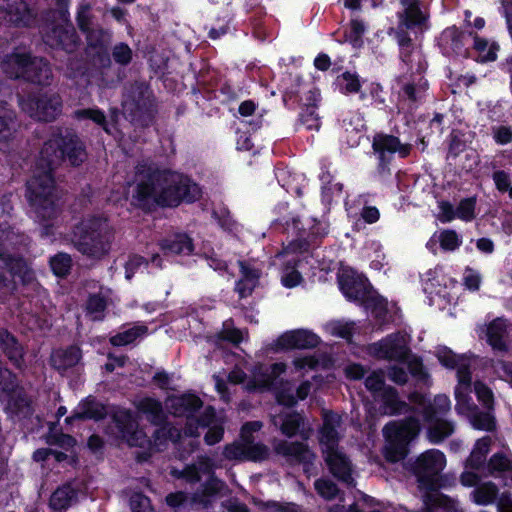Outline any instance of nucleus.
I'll return each mask as SVG.
<instances>
[{
  "mask_svg": "<svg viewBox=\"0 0 512 512\" xmlns=\"http://www.w3.org/2000/svg\"><path fill=\"white\" fill-rule=\"evenodd\" d=\"M475 137L473 130H451L447 159H456L467 148V144Z\"/></svg>",
  "mask_w": 512,
  "mask_h": 512,
  "instance_id": "nucleus-33",
  "label": "nucleus"
},
{
  "mask_svg": "<svg viewBox=\"0 0 512 512\" xmlns=\"http://www.w3.org/2000/svg\"><path fill=\"white\" fill-rule=\"evenodd\" d=\"M223 486L224 482L212 473L203 483V494L208 497L216 496L222 491Z\"/></svg>",
  "mask_w": 512,
  "mask_h": 512,
  "instance_id": "nucleus-62",
  "label": "nucleus"
},
{
  "mask_svg": "<svg viewBox=\"0 0 512 512\" xmlns=\"http://www.w3.org/2000/svg\"><path fill=\"white\" fill-rule=\"evenodd\" d=\"M274 227L276 229L281 227L283 233L292 237L284 248L285 252L299 255L307 254L317 249L329 233L328 224L322 223L315 218L309 229L303 226L299 217L277 219L274 222Z\"/></svg>",
  "mask_w": 512,
  "mask_h": 512,
  "instance_id": "nucleus-5",
  "label": "nucleus"
},
{
  "mask_svg": "<svg viewBox=\"0 0 512 512\" xmlns=\"http://www.w3.org/2000/svg\"><path fill=\"white\" fill-rule=\"evenodd\" d=\"M75 118L80 122L90 121L91 124L104 126L106 117L99 109H82L75 112Z\"/></svg>",
  "mask_w": 512,
  "mask_h": 512,
  "instance_id": "nucleus-55",
  "label": "nucleus"
},
{
  "mask_svg": "<svg viewBox=\"0 0 512 512\" xmlns=\"http://www.w3.org/2000/svg\"><path fill=\"white\" fill-rule=\"evenodd\" d=\"M470 392L471 388L455 387V409L458 413L462 414L471 410H477V406L471 402Z\"/></svg>",
  "mask_w": 512,
  "mask_h": 512,
  "instance_id": "nucleus-49",
  "label": "nucleus"
},
{
  "mask_svg": "<svg viewBox=\"0 0 512 512\" xmlns=\"http://www.w3.org/2000/svg\"><path fill=\"white\" fill-rule=\"evenodd\" d=\"M322 421L318 430V441L322 446V451L339 447L341 437L337 428L341 424V417L332 410H324Z\"/></svg>",
  "mask_w": 512,
  "mask_h": 512,
  "instance_id": "nucleus-17",
  "label": "nucleus"
},
{
  "mask_svg": "<svg viewBox=\"0 0 512 512\" xmlns=\"http://www.w3.org/2000/svg\"><path fill=\"white\" fill-rule=\"evenodd\" d=\"M137 409L146 415L151 424L161 426L153 433L155 441L163 442L173 438L174 429L162 426L166 423L167 416L163 410L161 401L153 397H144L139 401Z\"/></svg>",
  "mask_w": 512,
  "mask_h": 512,
  "instance_id": "nucleus-12",
  "label": "nucleus"
},
{
  "mask_svg": "<svg viewBox=\"0 0 512 512\" xmlns=\"http://www.w3.org/2000/svg\"><path fill=\"white\" fill-rule=\"evenodd\" d=\"M458 383L456 387L472 388V371L470 358L456 369Z\"/></svg>",
  "mask_w": 512,
  "mask_h": 512,
  "instance_id": "nucleus-59",
  "label": "nucleus"
},
{
  "mask_svg": "<svg viewBox=\"0 0 512 512\" xmlns=\"http://www.w3.org/2000/svg\"><path fill=\"white\" fill-rule=\"evenodd\" d=\"M305 423L306 417L304 413L294 410L283 415L280 431L288 438L295 437L299 434L306 440L309 436L304 429Z\"/></svg>",
  "mask_w": 512,
  "mask_h": 512,
  "instance_id": "nucleus-28",
  "label": "nucleus"
},
{
  "mask_svg": "<svg viewBox=\"0 0 512 512\" xmlns=\"http://www.w3.org/2000/svg\"><path fill=\"white\" fill-rule=\"evenodd\" d=\"M476 198L467 197L460 200L456 207L457 218L470 222L475 218Z\"/></svg>",
  "mask_w": 512,
  "mask_h": 512,
  "instance_id": "nucleus-53",
  "label": "nucleus"
},
{
  "mask_svg": "<svg viewBox=\"0 0 512 512\" xmlns=\"http://www.w3.org/2000/svg\"><path fill=\"white\" fill-rule=\"evenodd\" d=\"M32 61L26 52L17 51L3 60L2 69L10 78H27Z\"/></svg>",
  "mask_w": 512,
  "mask_h": 512,
  "instance_id": "nucleus-25",
  "label": "nucleus"
},
{
  "mask_svg": "<svg viewBox=\"0 0 512 512\" xmlns=\"http://www.w3.org/2000/svg\"><path fill=\"white\" fill-rule=\"evenodd\" d=\"M0 348L15 369L26 367L25 348L7 328H0Z\"/></svg>",
  "mask_w": 512,
  "mask_h": 512,
  "instance_id": "nucleus-20",
  "label": "nucleus"
},
{
  "mask_svg": "<svg viewBox=\"0 0 512 512\" xmlns=\"http://www.w3.org/2000/svg\"><path fill=\"white\" fill-rule=\"evenodd\" d=\"M114 240V230L103 216L82 219L72 230V243L82 255L100 260L109 254Z\"/></svg>",
  "mask_w": 512,
  "mask_h": 512,
  "instance_id": "nucleus-3",
  "label": "nucleus"
},
{
  "mask_svg": "<svg viewBox=\"0 0 512 512\" xmlns=\"http://www.w3.org/2000/svg\"><path fill=\"white\" fill-rule=\"evenodd\" d=\"M29 11L23 0H0V22L28 24Z\"/></svg>",
  "mask_w": 512,
  "mask_h": 512,
  "instance_id": "nucleus-23",
  "label": "nucleus"
},
{
  "mask_svg": "<svg viewBox=\"0 0 512 512\" xmlns=\"http://www.w3.org/2000/svg\"><path fill=\"white\" fill-rule=\"evenodd\" d=\"M337 280L340 291L348 301L370 309L377 319L386 316L388 312L387 301L380 295L371 294L372 285L366 276L350 268L343 270L338 275Z\"/></svg>",
  "mask_w": 512,
  "mask_h": 512,
  "instance_id": "nucleus-6",
  "label": "nucleus"
},
{
  "mask_svg": "<svg viewBox=\"0 0 512 512\" xmlns=\"http://www.w3.org/2000/svg\"><path fill=\"white\" fill-rule=\"evenodd\" d=\"M409 374L419 383L427 384L430 375L424 366L423 360L419 356H409L406 362Z\"/></svg>",
  "mask_w": 512,
  "mask_h": 512,
  "instance_id": "nucleus-44",
  "label": "nucleus"
},
{
  "mask_svg": "<svg viewBox=\"0 0 512 512\" xmlns=\"http://www.w3.org/2000/svg\"><path fill=\"white\" fill-rule=\"evenodd\" d=\"M337 88L344 94L355 93L360 89L358 76L351 72H344L336 79Z\"/></svg>",
  "mask_w": 512,
  "mask_h": 512,
  "instance_id": "nucleus-47",
  "label": "nucleus"
},
{
  "mask_svg": "<svg viewBox=\"0 0 512 512\" xmlns=\"http://www.w3.org/2000/svg\"><path fill=\"white\" fill-rule=\"evenodd\" d=\"M366 389L377 397L387 387L385 385V374L381 369L372 371L364 381Z\"/></svg>",
  "mask_w": 512,
  "mask_h": 512,
  "instance_id": "nucleus-48",
  "label": "nucleus"
},
{
  "mask_svg": "<svg viewBox=\"0 0 512 512\" xmlns=\"http://www.w3.org/2000/svg\"><path fill=\"white\" fill-rule=\"evenodd\" d=\"M372 149L376 156V175L381 179H387L392 175L391 164L395 153L400 158H406L410 155L412 145L401 143L397 136L378 132L373 136Z\"/></svg>",
  "mask_w": 512,
  "mask_h": 512,
  "instance_id": "nucleus-8",
  "label": "nucleus"
},
{
  "mask_svg": "<svg viewBox=\"0 0 512 512\" xmlns=\"http://www.w3.org/2000/svg\"><path fill=\"white\" fill-rule=\"evenodd\" d=\"M488 469L493 472H512V460H510L504 453L497 452L493 454L488 461Z\"/></svg>",
  "mask_w": 512,
  "mask_h": 512,
  "instance_id": "nucleus-56",
  "label": "nucleus"
},
{
  "mask_svg": "<svg viewBox=\"0 0 512 512\" xmlns=\"http://www.w3.org/2000/svg\"><path fill=\"white\" fill-rule=\"evenodd\" d=\"M76 498L77 491L70 484H63L52 492L48 505L54 511L64 512Z\"/></svg>",
  "mask_w": 512,
  "mask_h": 512,
  "instance_id": "nucleus-31",
  "label": "nucleus"
},
{
  "mask_svg": "<svg viewBox=\"0 0 512 512\" xmlns=\"http://www.w3.org/2000/svg\"><path fill=\"white\" fill-rule=\"evenodd\" d=\"M421 423L414 416L399 421H390L383 427L385 445L383 457L391 464L404 460L410 453L411 443L419 436Z\"/></svg>",
  "mask_w": 512,
  "mask_h": 512,
  "instance_id": "nucleus-4",
  "label": "nucleus"
},
{
  "mask_svg": "<svg viewBox=\"0 0 512 512\" xmlns=\"http://www.w3.org/2000/svg\"><path fill=\"white\" fill-rule=\"evenodd\" d=\"M107 308V300L98 293L90 294L86 301V312L88 315H94V320H102L103 313Z\"/></svg>",
  "mask_w": 512,
  "mask_h": 512,
  "instance_id": "nucleus-45",
  "label": "nucleus"
},
{
  "mask_svg": "<svg viewBox=\"0 0 512 512\" xmlns=\"http://www.w3.org/2000/svg\"><path fill=\"white\" fill-rule=\"evenodd\" d=\"M399 45L401 47L402 62L407 66V71H409L411 75H415L418 81L416 86L414 83L405 84L404 92L408 98L416 100L427 86L426 81H424L421 76L422 72L426 69V61L420 49L411 47L409 39L404 37L400 38Z\"/></svg>",
  "mask_w": 512,
  "mask_h": 512,
  "instance_id": "nucleus-9",
  "label": "nucleus"
},
{
  "mask_svg": "<svg viewBox=\"0 0 512 512\" xmlns=\"http://www.w3.org/2000/svg\"><path fill=\"white\" fill-rule=\"evenodd\" d=\"M474 49L477 52V60L480 62L494 61L497 58V51L499 49L495 42L486 39L475 37Z\"/></svg>",
  "mask_w": 512,
  "mask_h": 512,
  "instance_id": "nucleus-41",
  "label": "nucleus"
},
{
  "mask_svg": "<svg viewBox=\"0 0 512 512\" xmlns=\"http://www.w3.org/2000/svg\"><path fill=\"white\" fill-rule=\"evenodd\" d=\"M91 4L83 0L78 8L77 22L82 31L87 34V41L90 46H98L109 40V34L101 29H92L90 17Z\"/></svg>",
  "mask_w": 512,
  "mask_h": 512,
  "instance_id": "nucleus-21",
  "label": "nucleus"
},
{
  "mask_svg": "<svg viewBox=\"0 0 512 512\" xmlns=\"http://www.w3.org/2000/svg\"><path fill=\"white\" fill-rule=\"evenodd\" d=\"M222 454L230 461L263 462L269 458L270 449L262 442L246 444L234 441L224 446Z\"/></svg>",
  "mask_w": 512,
  "mask_h": 512,
  "instance_id": "nucleus-15",
  "label": "nucleus"
},
{
  "mask_svg": "<svg viewBox=\"0 0 512 512\" xmlns=\"http://www.w3.org/2000/svg\"><path fill=\"white\" fill-rule=\"evenodd\" d=\"M0 261L6 267L14 282L18 280L22 285H30L36 281L33 268L23 256L1 252Z\"/></svg>",
  "mask_w": 512,
  "mask_h": 512,
  "instance_id": "nucleus-16",
  "label": "nucleus"
},
{
  "mask_svg": "<svg viewBox=\"0 0 512 512\" xmlns=\"http://www.w3.org/2000/svg\"><path fill=\"white\" fill-rule=\"evenodd\" d=\"M365 32L364 24L359 20H352L349 30L346 32V40L354 47H360L362 44L361 37Z\"/></svg>",
  "mask_w": 512,
  "mask_h": 512,
  "instance_id": "nucleus-58",
  "label": "nucleus"
},
{
  "mask_svg": "<svg viewBox=\"0 0 512 512\" xmlns=\"http://www.w3.org/2000/svg\"><path fill=\"white\" fill-rule=\"evenodd\" d=\"M86 157V147L77 136L59 135L44 142L33 175L26 183V198L37 219L47 222L57 218L60 212L54 178L56 166L68 162L78 167Z\"/></svg>",
  "mask_w": 512,
  "mask_h": 512,
  "instance_id": "nucleus-1",
  "label": "nucleus"
},
{
  "mask_svg": "<svg viewBox=\"0 0 512 512\" xmlns=\"http://www.w3.org/2000/svg\"><path fill=\"white\" fill-rule=\"evenodd\" d=\"M148 328L144 325L133 326L123 332H118L110 338V343L115 347L127 346L135 342L139 337L147 332Z\"/></svg>",
  "mask_w": 512,
  "mask_h": 512,
  "instance_id": "nucleus-39",
  "label": "nucleus"
},
{
  "mask_svg": "<svg viewBox=\"0 0 512 512\" xmlns=\"http://www.w3.org/2000/svg\"><path fill=\"white\" fill-rule=\"evenodd\" d=\"M82 358V351L76 345H70L65 349H59L51 356L52 366L58 371H67L75 367Z\"/></svg>",
  "mask_w": 512,
  "mask_h": 512,
  "instance_id": "nucleus-29",
  "label": "nucleus"
},
{
  "mask_svg": "<svg viewBox=\"0 0 512 512\" xmlns=\"http://www.w3.org/2000/svg\"><path fill=\"white\" fill-rule=\"evenodd\" d=\"M17 386L16 375L9 369L0 368V391L11 395L15 393Z\"/></svg>",
  "mask_w": 512,
  "mask_h": 512,
  "instance_id": "nucleus-57",
  "label": "nucleus"
},
{
  "mask_svg": "<svg viewBox=\"0 0 512 512\" xmlns=\"http://www.w3.org/2000/svg\"><path fill=\"white\" fill-rule=\"evenodd\" d=\"M454 432V426L451 422L443 419H437L427 430V437L433 444H439Z\"/></svg>",
  "mask_w": 512,
  "mask_h": 512,
  "instance_id": "nucleus-38",
  "label": "nucleus"
},
{
  "mask_svg": "<svg viewBox=\"0 0 512 512\" xmlns=\"http://www.w3.org/2000/svg\"><path fill=\"white\" fill-rule=\"evenodd\" d=\"M474 392L477 397V400L482 404L484 408L487 410L494 409V395L492 390L482 381L476 380L473 383Z\"/></svg>",
  "mask_w": 512,
  "mask_h": 512,
  "instance_id": "nucleus-51",
  "label": "nucleus"
},
{
  "mask_svg": "<svg viewBox=\"0 0 512 512\" xmlns=\"http://www.w3.org/2000/svg\"><path fill=\"white\" fill-rule=\"evenodd\" d=\"M276 452L285 457L293 458L297 463L304 466L312 465L315 454L309 449V446L303 442H286L282 441L276 448Z\"/></svg>",
  "mask_w": 512,
  "mask_h": 512,
  "instance_id": "nucleus-24",
  "label": "nucleus"
},
{
  "mask_svg": "<svg viewBox=\"0 0 512 512\" xmlns=\"http://www.w3.org/2000/svg\"><path fill=\"white\" fill-rule=\"evenodd\" d=\"M81 411L76 412L78 420L101 421L107 416V410L103 403L93 397H87L80 402Z\"/></svg>",
  "mask_w": 512,
  "mask_h": 512,
  "instance_id": "nucleus-32",
  "label": "nucleus"
},
{
  "mask_svg": "<svg viewBox=\"0 0 512 512\" xmlns=\"http://www.w3.org/2000/svg\"><path fill=\"white\" fill-rule=\"evenodd\" d=\"M150 499L142 493H136L130 498L132 512H150Z\"/></svg>",
  "mask_w": 512,
  "mask_h": 512,
  "instance_id": "nucleus-64",
  "label": "nucleus"
},
{
  "mask_svg": "<svg viewBox=\"0 0 512 512\" xmlns=\"http://www.w3.org/2000/svg\"><path fill=\"white\" fill-rule=\"evenodd\" d=\"M498 494V489L495 484L487 483L481 487L476 488L472 492L473 501L478 505H488L494 502Z\"/></svg>",
  "mask_w": 512,
  "mask_h": 512,
  "instance_id": "nucleus-46",
  "label": "nucleus"
},
{
  "mask_svg": "<svg viewBox=\"0 0 512 512\" xmlns=\"http://www.w3.org/2000/svg\"><path fill=\"white\" fill-rule=\"evenodd\" d=\"M238 265L240 277L244 278L245 281L253 282L258 285L261 271L244 260H239Z\"/></svg>",
  "mask_w": 512,
  "mask_h": 512,
  "instance_id": "nucleus-60",
  "label": "nucleus"
},
{
  "mask_svg": "<svg viewBox=\"0 0 512 512\" xmlns=\"http://www.w3.org/2000/svg\"><path fill=\"white\" fill-rule=\"evenodd\" d=\"M262 422L260 421H248L245 422L240 430V443L252 444L254 441L253 433L259 431L262 428Z\"/></svg>",
  "mask_w": 512,
  "mask_h": 512,
  "instance_id": "nucleus-61",
  "label": "nucleus"
},
{
  "mask_svg": "<svg viewBox=\"0 0 512 512\" xmlns=\"http://www.w3.org/2000/svg\"><path fill=\"white\" fill-rule=\"evenodd\" d=\"M507 325L503 318H496L492 320L486 330L487 343L495 351L506 352L508 345L506 342Z\"/></svg>",
  "mask_w": 512,
  "mask_h": 512,
  "instance_id": "nucleus-27",
  "label": "nucleus"
},
{
  "mask_svg": "<svg viewBox=\"0 0 512 512\" xmlns=\"http://www.w3.org/2000/svg\"><path fill=\"white\" fill-rule=\"evenodd\" d=\"M149 260L139 254H131L124 265L125 278L130 280L143 267L148 268Z\"/></svg>",
  "mask_w": 512,
  "mask_h": 512,
  "instance_id": "nucleus-54",
  "label": "nucleus"
},
{
  "mask_svg": "<svg viewBox=\"0 0 512 512\" xmlns=\"http://www.w3.org/2000/svg\"><path fill=\"white\" fill-rule=\"evenodd\" d=\"M49 265L55 276L65 278L70 274L72 258L67 253L59 252L50 258Z\"/></svg>",
  "mask_w": 512,
  "mask_h": 512,
  "instance_id": "nucleus-42",
  "label": "nucleus"
},
{
  "mask_svg": "<svg viewBox=\"0 0 512 512\" xmlns=\"http://www.w3.org/2000/svg\"><path fill=\"white\" fill-rule=\"evenodd\" d=\"M470 421L473 428L481 431L493 432L496 429V419L489 411L477 410L470 411Z\"/></svg>",
  "mask_w": 512,
  "mask_h": 512,
  "instance_id": "nucleus-43",
  "label": "nucleus"
},
{
  "mask_svg": "<svg viewBox=\"0 0 512 512\" xmlns=\"http://www.w3.org/2000/svg\"><path fill=\"white\" fill-rule=\"evenodd\" d=\"M114 427L117 431L116 437L129 447H150L151 440L143 429L139 427L131 410L120 409L111 416Z\"/></svg>",
  "mask_w": 512,
  "mask_h": 512,
  "instance_id": "nucleus-10",
  "label": "nucleus"
},
{
  "mask_svg": "<svg viewBox=\"0 0 512 512\" xmlns=\"http://www.w3.org/2000/svg\"><path fill=\"white\" fill-rule=\"evenodd\" d=\"M324 461L330 473L339 481L350 484L352 478V463L349 457L339 448L323 450Z\"/></svg>",
  "mask_w": 512,
  "mask_h": 512,
  "instance_id": "nucleus-18",
  "label": "nucleus"
},
{
  "mask_svg": "<svg viewBox=\"0 0 512 512\" xmlns=\"http://www.w3.org/2000/svg\"><path fill=\"white\" fill-rule=\"evenodd\" d=\"M401 5V26L407 29L418 28L421 32L429 28L428 14L422 8L419 0H401Z\"/></svg>",
  "mask_w": 512,
  "mask_h": 512,
  "instance_id": "nucleus-19",
  "label": "nucleus"
},
{
  "mask_svg": "<svg viewBox=\"0 0 512 512\" xmlns=\"http://www.w3.org/2000/svg\"><path fill=\"white\" fill-rule=\"evenodd\" d=\"M440 247L444 251H455L462 245V238L455 230L444 229L439 234Z\"/></svg>",
  "mask_w": 512,
  "mask_h": 512,
  "instance_id": "nucleus-52",
  "label": "nucleus"
},
{
  "mask_svg": "<svg viewBox=\"0 0 512 512\" xmlns=\"http://www.w3.org/2000/svg\"><path fill=\"white\" fill-rule=\"evenodd\" d=\"M26 79L42 85L48 84L51 79V69L48 63L43 59H33Z\"/></svg>",
  "mask_w": 512,
  "mask_h": 512,
  "instance_id": "nucleus-40",
  "label": "nucleus"
},
{
  "mask_svg": "<svg viewBox=\"0 0 512 512\" xmlns=\"http://www.w3.org/2000/svg\"><path fill=\"white\" fill-rule=\"evenodd\" d=\"M201 197L200 185L184 173L146 162L135 167L130 204L145 214L193 204Z\"/></svg>",
  "mask_w": 512,
  "mask_h": 512,
  "instance_id": "nucleus-2",
  "label": "nucleus"
},
{
  "mask_svg": "<svg viewBox=\"0 0 512 512\" xmlns=\"http://www.w3.org/2000/svg\"><path fill=\"white\" fill-rule=\"evenodd\" d=\"M203 401L199 396L192 393H185L172 399L171 408L177 417L193 419L195 414L202 408Z\"/></svg>",
  "mask_w": 512,
  "mask_h": 512,
  "instance_id": "nucleus-26",
  "label": "nucleus"
},
{
  "mask_svg": "<svg viewBox=\"0 0 512 512\" xmlns=\"http://www.w3.org/2000/svg\"><path fill=\"white\" fill-rule=\"evenodd\" d=\"M439 45L445 54L459 53L462 48L461 33L455 26L445 29L440 38Z\"/></svg>",
  "mask_w": 512,
  "mask_h": 512,
  "instance_id": "nucleus-36",
  "label": "nucleus"
},
{
  "mask_svg": "<svg viewBox=\"0 0 512 512\" xmlns=\"http://www.w3.org/2000/svg\"><path fill=\"white\" fill-rule=\"evenodd\" d=\"M382 401L384 412L388 415L400 414L406 403L399 398V394L396 388L388 386L379 395Z\"/></svg>",
  "mask_w": 512,
  "mask_h": 512,
  "instance_id": "nucleus-35",
  "label": "nucleus"
},
{
  "mask_svg": "<svg viewBox=\"0 0 512 512\" xmlns=\"http://www.w3.org/2000/svg\"><path fill=\"white\" fill-rule=\"evenodd\" d=\"M408 465V469L416 477L420 489L435 491L447 486V477L441 475L446 466V457L442 451L427 450Z\"/></svg>",
  "mask_w": 512,
  "mask_h": 512,
  "instance_id": "nucleus-7",
  "label": "nucleus"
},
{
  "mask_svg": "<svg viewBox=\"0 0 512 512\" xmlns=\"http://www.w3.org/2000/svg\"><path fill=\"white\" fill-rule=\"evenodd\" d=\"M159 249L165 256L190 255L194 251L192 238L186 233H175L159 240Z\"/></svg>",
  "mask_w": 512,
  "mask_h": 512,
  "instance_id": "nucleus-22",
  "label": "nucleus"
},
{
  "mask_svg": "<svg viewBox=\"0 0 512 512\" xmlns=\"http://www.w3.org/2000/svg\"><path fill=\"white\" fill-rule=\"evenodd\" d=\"M321 342V338L306 329H296L286 331L281 334L272 344V350L275 352L289 351L294 349L305 350L314 349Z\"/></svg>",
  "mask_w": 512,
  "mask_h": 512,
  "instance_id": "nucleus-14",
  "label": "nucleus"
},
{
  "mask_svg": "<svg viewBox=\"0 0 512 512\" xmlns=\"http://www.w3.org/2000/svg\"><path fill=\"white\" fill-rule=\"evenodd\" d=\"M314 488L318 495L328 501L334 500L340 491L337 484L327 478H319L315 480Z\"/></svg>",
  "mask_w": 512,
  "mask_h": 512,
  "instance_id": "nucleus-50",
  "label": "nucleus"
},
{
  "mask_svg": "<svg viewBox=\"0 0 512 512\" xmlns=\"http://www.w3.org/2000/svg\"><path fill=\"white\" fill-rule=\"evenodd\" d=\"M275 391V399L277 404L286 407L293 408L297 404V398L288 388H278L276 386Z\"/></svg>",
  "mask_w": 512,
  "mask_h": 512,
  "instance_id": "nucleus-63",
  "label": "nucleus"
},
{
  "mask_svg": "<svg viewBox=\"0 0 512 512\" xmlns=\"http://www.w3.org/2000/svg\"><path fill=\"white\" fill-rule=\"evenodd\" d=\"M435 356L438 362L448 370L457 369L460 364H463L469 359L466 354H456L447 346H439L436 350Z\"/></svg>",
  "mask_w": 512,
  "mask_h": 512,
  "instance_id": "nucleus-37",
  "label": "nucleus"
},
{
  "mask_svg": "<svg viewBox=\"0 0 512 512\" xmlns=\"http://www.w3.org/2000/svg\"><path fill=\"white\" fill-rule=\"evenodd\" d=\"M423 504L426 512H434L437 509L451 512L455 506L452 498L439 492V490L426 491L423 495Z\"/></svg>",
  "mask_w": 512,
  "mask_h": 512,
  "instance_id": "nucleus-34",
  "label": "nucleus"
},
{
  "mask_svg": "<svg viewBox=\"0 0 512 512\" xmlns=\"http://www.w3.org/2000/svg\"><path fill=\"white\" fill-rule=\"evenodd\" d=\"M369 353L376 359L404 363L411 355L406 338L394 332L369 345Z\"/></svg>",
  "mask_w": 512,
  "mask_h": 512,
  "instance_id": "nucleus-11",
  "label": "nucleus"
},
{
  "mask_svg": "<svg viewBox=\"0 0 512 512\" xmlns=\"http://www.w3.org/2000/svg\"><path fill=\"white\" fill-rule=\"evenodd\" d=\"M23 108L39 121H52L61 112V100L57 94L44 93L29 98Z\"/></svg>",
  "mask_w": 512,
  "mask_h": 512,
  "instance_id": "nucleus-13",
  "label": "nucleus"
},
{
  "mask_svg": "<svg viewBox=\"0 0 512 512\" xmlns=\"http://www.w3.org/2000/svg\"><path fill=\"white\" fill-rule=\"evenodd\" d=\"M277 384L271 378L267 366L257 363L252 369V377L246 384L248 392L272 391L276 389Z\"/></svg>",
  "mask_w": 512,
  "mask_h": 512,
  "instance_id": "nucleus-30",
  "label": "nucleus"
}]
</instances>
